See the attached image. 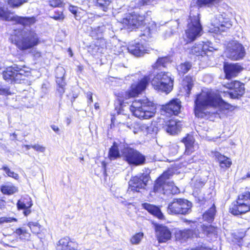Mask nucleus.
I'll use <instances>...</instances> for the list:
<instances>
[{
  "label": "nucleus",
  "instance_id": "f03ea898",
  "mask_svg": "<svg viewBox=\"0 0 250 250\" xmlns=\"http://www.w3.org/2000/svg\"><path fill=\"white\" fill-rule=\"evenodd\" d=\"M11 36V40L21 50L30 49L39 43L38 35L33 30L24 29Z\"/></svg>",
  "mask_w": 250,
  "mask_h": 250
},
{
  "label": "nucleus",
  "instance_id": "c756f323",
  "mask_svg": "<svg viewBox=\"0 0 250 250\" xmlns=\"http://www.w3.org/2000/svg\"><path fill=\"white\" fill-rule=\"evenodd\" d=\"M186 146L185 153L187 154H190L193 151V144L194 140L192 136L188 135L185 138L183 139Z\"/></svg>",
  "mask_w": 250,
  "mask_h": 250
},
{
  "label": "nucleus",
  "instance_id": "c9c22d12",
  "mask_svg": "<svg viewBox=\"0 0 250 250\" xmlns=\"http://www.w3.org/2000/svg\"><path fill=\"white\" fill-rule=\"evenodd\" d=\"M221 0H194L191 4L195 3L198 7L203 6H210L212 5L218 4Z\"/></svg>",
  "mask_w": 250,
  "mask_h": 250
},
{
  "label": "nucleus",
  "instance_id": "864d4df0",
  "mask_svg": "<svg viewBox=\"0 0 250 250\" xmlns=\"http://www.w3.org/2000/svg\"><path fill=\"white\" fill-rule=\"evenodd\" d=\"M13 221H17V219L12 217H0V224L4 223L12 222Z\"/></svg>",
  "mask_w": 250,
  "mask_h": 250
},
{
  "label": "nucleus",
  "instance_id": "4d7b16f0",
  "mask_svg": "<svg viewBox=\"0 0 250 250\" xmlns=\"http://www.w3.org/2000/svg\"><path fill=\"white\" fill-rule=\"evenodd\" d=\"M50 5L53 7L59 6L62 3V0H49Z\"/></svg>",
  "mask_w": 250,
  "mask_h": 250
},
{
  "label": "nucleus",
  "instance_id": "3c124183",
  "mask_svg": "<svg viewBox=\"0 0 250 250\" xmlns=\"http://www.w3.org/2000/svg\"><path fill=\"white\" fill-rule=\"evenodd\" d=\"M69 10L75 15L76 19H78V18H80V16H78V10L79 8L74 6L70 5L69 7Z\"/></svg>",
  "mask_w": 250,
  "mask_h": 250
},
{
  "label": "nucleus",
  "instance_id": "8fccbe9b",
  "mask_svg": "<svg viewBox=\"0 0 250 250\" xmlns=\"http://www.w3.org/2000/svg\"><path fill=\"white\" fill-rule=\"evenodd\" d=\"M105 30L104 26H98L92 31V34L95 33L97 35V38H101L102 33Z\"/></svg>",
  "mask_w": 250,
  "mask_h": 250
},
{
  "label": "nucleus",
  "instance_id": "680f3d73",
  "mask_svg": "<svg viewBox=\"0 0 250 250\" xmlns=\"http://www.w3.org/2000/svg\"><path fill=\"white\" fill-rule=\"evenodd\" d=\"M52 18L56 20H62L64 19V16L62 14H61L57 16H54Z\"/></svg>",
  "mask_w": 250,
  "mask_h": 250
},
{
  "label": "nucleus",
  "instance_id": "f3484780",
  "mask_svg": "<svg viewBox=\"0 0 250 250\" xmlns=\"http://www.w3.org/2000/svg\"><path fill=\"white\" fill-rule=\"evenodd\" d=\"M32 205V199L27 195L21 197L17 203L18 209L23 210V213L26 216L30 214L31 212L30 208Z\"/></svg>",
  "mask_w": 250,
  "mask_h": 250
},
{
  "label": "nucleus",
  "instance_id": "f8f14e48",
  "mask_svg": "<svg viewBox=\"0 0 250 250\" xmlns=\"http://www.w3.org/2000/svg\"><path fill=\"white\" fill-rule=\"evenodd\" d=\"M211 24L216 28L215 31L220 32L227 31L231 27L232 24L229 19L221 14H217L211 20Z\"/></svg>",
  "mask_w": 250,
  "mask_h": 250
},
{
  "label": "nucleus",
  "instance_id": "0eeeda50",
  "mask_svg": "<svg viewBox=\"0 0 250 250\" xmlns=\"http://www.w3.org/2000/svg\"><path fill=\"white\" fill-rule=\"evenodd\" d=\"M192 203L186 199H174L167 207L170 214H187L191 211Z\"/></svg>",
  "mask_w": 250,
  "mask_h": 250
},
{
  "label": "nucleus",
  "instance_id": "39448f33",
  "mask_svg": "<svg viewBox=\"0 0 250 250\" xmlns=\"http://www.w3.org/2000/svg\"><path fill=\"white\" fill-rule=\"evenodd\" d=\"M151 83L155 89L168 93L172 89L173 80L170 73L161 72L153 78Z\"/></svg>",
  "mask_w": 250,
  "mask_h": 250
},
{
  "label": "nucleus",
  "instance_id": "c03bdc74",
  "mask_svg": "<svg viewBox=\"0 0 250 250\" xmlns=\"http://www.w3.org/2000/svg\"><path fill=\"white\" fill-rule=\"evenodd\" d=\"M120 155L119 151L117 146L114 144V145L111 147V148L109 150V156L110 157V159H115L116 158L118 157Z\"/></svg>",
  "mask_w": 250,
  "mask_h": 250
},
{
  "label": "nucleus",
  "instance_id": "4c0bfd02",
  "mask_svg": "<svg viewBox=\"0 0 250 250\" xmlns=\"http://www.w3.org/2000/svg\"><path fill=\"white\" fill-rule=\"evenodd\" d=\"M192 64L190 62H186L181 63L177 66V69L179 74L184 75L187 73L191 68Z\"/></svg>",
  "mask_w": 250,
  "mask_h": 250
},
{
  "label": "nucleus",
  "instance_id": "09e8293b",
  "mask_svg": "<svg viewBox=\"0 0 250 250\" xmlns=\"http://www.w3.org/2000/svg\"><path fill=\"white\" fill-rule=\"evenodd\" d=\"M70 239L68 237H64L59 241V245L61 246L62 249L66 250Z\"/></svg>",
  "mask_w": 250,
  "mask_h": 250
},
{
  "label": "nucleus",
  "instance_id": "58836bf2",
  "mask_svg": "<svg viewBox=\"0 0 250 250\" xmlns=\"http://www.w3.org/2000/svg\"><path fill=\"white\" fill-rule=\"evenodd\" d=\"M28 0H4L10 7L13 8H19L24 3L27 2Z\"/></svg>",
  "mask_w": 250,
  "mask_h": 250
},
{
  "label": "nucleus",
  "instance_id": "de8ad7c7",
  "mask_svg": "<svg viewBox=\"0 0 250 250\" xmlns=\"http://www.w3.org/2000/svg\"><path fill=\"white\" fill-rule=\"evenodd\" d=\"M3 169L7 175L9 177H13L15 179H18L19 178V175L14 172L11 171L7 166H4L1 168Z\"/></svg>",
  "mask_w": 250,
  "mask_h": 250
},
{
  "label": "nucleus",
  "instance_id": "e433bc0d",
  "mask_svg": "<svg viewBox=\"0 0 250 250\" xmlns=\"http://www.w3.org/2000/svg\"><path fill=\"white\" fill-rule=\"evenodd\" d=\"M15 15L10 14L7 9H5L0 5V18L6 21L12 22Z\"/></svg>",
  "mask_w": 250,
  "mask_h": 250
},
{
  "label": "nucleus",
  "instance_id": "774afa93",
  "mask_svg": "<svg viewBox=\"0 0 250 250\" xmlns=\"http://www.w3.org/2000/svg\"><path fill=\"white\" fill-rule=\"evenodd\" d=\"M246 177L247 178H250V171L247 173Z\"/></svg>",
  "mask_w": 250,
  "mask_h": 250
},
{
  "label": "nucleus",
  "instance_id": "052dcab7",
  "mask_svg": "<svg viewBox=\"0 0 250 250\" xmlns=\"http://www.w3.org/2000/svg\"><path fill=\"white\" fill-rule=\"evenodd\" d=\"M191 250H210V249L208 247H206L205 246H201L200 247L192 249Z\"/></svg>",
  "mask_w": 250,
  "mask_h": 250
},
{
  "label": "nucleus",
  "instance_id": "a211bd4d",
  "mask_svg": "<svg viewBox=\"0 0 250 250\" xmlns=\"http://www.w3.org/2000/svg\"><path fill=\"white\" fill-rule=\"evenodd\" d=\"M156 235L160 243L166 242L169 240L171 237L170 230L166 226L162 225L157 226L156 227Z\"/></svg>",
  "mask_w": 250,
  "mask_h": 250
},
{
  "label": "nucleus",
  "instance_id": "aec40b11",
  "mask_svg": "<svg viewBox=\"0 0 250 250\" xmlns=\"http://www.w3.org/2000/svg\"><path fill=\"white\" fill-rule=\"evenodd\" d=\"M181 108V102L178 99H173L167 104L164 106V109L166 112L169 114L177 115L180 112Z\"/></svg>",
  "mask_w": 250,
  "mask_h": 250
},
{
  "label": "nucleus",
  "instance_id": "5fc2aeb1",
  "mask_svg": "<svg viewBox=\"0 0 250 250\" xmlns=\"http://www.w3.org/2000/svg\"><path fill=\"white\" fill-rule=\"evenodd\" d=\"M32 148L40 152H44L45 150V147L38 144L32 145Z\"/></svg>",
  "mask_w": 250,
  "mask_h": 250
},
{
  "label": "nucleus",
  "instance_id": "cd10ccee",
  "mask_svg": "<svg viewBox=\"0 0 250 250\" xmlns=\"http://www.w3.org/2000/svg\"><path fill=\"white\" fill-rule=\"evenodd\" d=\"M165 191L167 193L175 194L179 192V189L174 185L173 182H167L162 186L161 191L158 192H163L165 193Z\"/></svg>",
  "mask_w": 250,
  "mask_h": 250
},
{
  "label": "nucleus",
  "instance_id": "f257e3e1",
  "mask_svg": "<svg viewBox=\"0 0 250 250\" xmlns=\"http://www.w3.org/2000/svg\"><path fill=\"white\" fill-rule=\"evenodd\" d=\"M230 105L225 102L218 95L211 90L206 89L196 95L194 101V113L198 118H203L208 113L206 111L210 108L217 109L216 112L212 113L219 114V112L224 109H229Z\"/></svg>",
  "mask_w": 250,
  "mask_h": 250
},
{
  "label": "nucleus",
  "instance_id": "603ef678",
  "mask_svg": "<svg viewBox=\"0 0 250 250\" xmlns=\"http://www.w3.org/2000/svg\"><path fill=\"white\" fill-rule=\"evenodd\" d=\"M78 244L74 241H69L66 250H77Z\"/></svg>",
  "mask_w": 250,
  "mask_h": 250
},
{
  "label": "nucleus",
  "instance_id": "2eb2a0df",
  "mask_svg": "<svg viewBox=\"0 0 250 250\" xmlns=\"http://www.w3.org/2000/svg\"><path fill=\"white\" fill-rule=\"evenodd\" d=\"M210 42H203V43L195 44L190 50L189 53L196 56H204L207 51H212L214 49Z\"/></svg>",
  "mask_w": 250,
  "mask_h": 250
},
{
  "label": "nucleus",
  "instance_id": "a878e982",
  "mask_svg": "<svg viewBox=\"0 0 250 250\" xmlns=\"http://www.w3.org/2000/svg\"><path fill=\"white\" fill-rule=\"evenodd\" d=\"M142 207L150 213L157 217L158 218L160 219L164 218V215L158 207L147 203L143 204Z\"/></svg>",
  "mask_w": 250,
  "mask_h": 250
},
{
  "label": "nucleus",
  "instance_id": "423d86ee",
  "mask_svg": "<svg viewBox=\"0 0 250 250\" xmlns=\"http://www.w3.org/2000/svg\"><path fill=\"white\" fill-rule=\"evenodd\" d=\"M229 211L234 215L250 211V192H246L240 195L237 200L231 205Z\"/></svg>",
  "mask_w": 250,
  "mask_h": 250
},
{
  "label": "nucleus",
  "instance_id": "338daca9",
  "mask_svg": "<svg viewBox=\"0 0 250 250\" xmlns=\"http://www.w3.org/2000/svg\"><path fill=\"white\" fill-rule=\"evenodd\" d=\"M95 109H97L99 108V106L97 103H96L94 105Z\"/></svg>",
  "mask_w": 250,
  "mask_h": 250
},
{
  "label": "nucleus",
  "instance_id": "dca6fc26",
  "mask_svg": "<svg viewBox=\"0 0 250 250\" xmlns=\"http://www.w3.org/2000/svg\"><path fill=\"white\" fill-rule=\"evenodd\" d=\"M174 169L169 168L167 170L164 172L157 179L154 186V190L155 192H159L161 190L162 186L167 183L174 174Z\"/></svg>",
  "mask_w": 250,
  "mask_h": 250
},
{
  "label": "nucleus",
  "instance_id": "9d476101",
  "mask_svg": "<svg viewBox=\"0 0 250 250\" xmlns=\"http://www.w3.org/2000/svg\"><path fill=\"white\" fill-rule=\"evenodd\" d=\"M150 78L148 76H145L137 83L132 84L130 89L125 94V98L135 97L145 90L148 85Z\"/></svg>",
  "mask_w": 250,
  "mask_h": 250
},
{
  "label": "nucleus",
  "instance_id": "f704fd0d",
  "mask_svg": "<svg viewBox=\"0 0 250 250\" xmlns=\"http://www.w3.org/2000/svg\"><path fill=\"white\" fill-rule=\"evenodd\" d=\"M193 80L191 77L187 76L184 79L183 82V85L184 86V88L186 91L187 94L188 96L190 93V90L192 87L193 85Z\"/></svg>",
  "mask_w": 250,
  "mask_h": 250
},
{
  "label": "nucleus",
  "instance_id": "13d9d810",
  "mask_svg": "<svg viewBox=\"0 0 250 250\" xmlns=\"http://www.w3.org/2000/svg\"><path fill=\"white\" fill-rule=\"evenodd\" d=\"M86 96L88 99V104H91L93 102L92 93L90 91H88L86 93Z\"/></svg>",
  "mask_w": 250,
  "mask_h": 250
},
{
  "label": "nucleus",
  "instance_id": "e2e57ef3",
  "mask_svg": "<svg viewBox=\"0 0 250 250\" xmlns=\"http://www.w3.org/2000/svg\"><path fill=\"white\" fill-rule=\"evenodd\" d=\"M5 206V202L4 201L0 199V209L3 208Z\"/></svg>",
  "mask_w": 250,
  "mask_h": 250
},
{
  "label": "nucleus",
  "instance_id": "412c9836",
  "mask_svg": "<svg viewBox=\"0 0 250 250\" xmlns=\"http://www.w3.org/2000/svg\"><path fill=\"white\" fill-rule=\"evenodd\" d=\"M127 50L130 53L136 57H141L145 53H148L147 49L140 43L130 44L127 47Z\"/></svg>",
  "mask_w": 250,
  "mask_h": 250
},
{
  "label": "nucleus",
  "instance_id": "a18cd8bd",
  "mask_svg": "<svg viewBox=\"0 0 250 250\" xmlns=\"http://www.w3.org/2000/svg\"><path fill=\"white\" fill-rule=\"evenodd\" d=\"M143 236L144 234L142 232L137 233L131 237L130 241L132 244H139L143 238Z\"/></svg>",
  "mask_w": 250,
  "mask_h": 250
},
{
  "label": "nucleus",
  "instance_id": "20e7f679",
  "mask_svg": "<svg viewBox=\"0 0 250 250\" xmlns=\"http://www.w3.org/2000/svg\"><path fill=\"white\" fill-rule=\"evenodd\" d=\"M203 29L200 22L199 8L194 6L191 9L186 35L188 40L193 41L202 35Z\"/></svg>",
  "mask_w": 250,
  "mask_h": 250
},
{
  "label": "nucleus",
  "instance_id": "6ab92c4d",
  "mask_svg": "<svg viewBox=\"0 0 250 250\" xmlns=\"http://www.w3.org/2000/svg\"><path fill=\"white\" fill-rule=\"evenodd\" d=\"M226 78L228 79L236 77L238 74L243 69L241 65L238 63L227 64L224 66Z\"/></svg>",
  "mask_w": 250,
  "mask_h": 250
},
{
  "label": "nucleus",
  "instance_id": "49530a36",
  "mask_svg": "<svg viewBox=\"0 0 250 250\" xmlns=\"http://www.w3.org/2000/svg\"><path fill=\"white\" fill-rule=\"evenodd\" d=\"M27 225L33 233H38L40 231L41 226L37 222H30Z\"/></svg>",
  "mask_w": 250,
  "mask_h": 250
},
{
  "label": "nucleus",
  "instance_id": "1a4fd4ad",
  "mask_svg": "<svg viewBox=\"0 0 250 250\" xmlns=\"http://www.w3.org/2000/svg\"><path fill=\"white\" fill-rule=\"evenodd\" d=\"M123 155L125 160L129 164L141 165L144 164L146 161L145 156L131 148H125L123 151Z\"/></svg>",
  "mask_w": 250,
  "mask_h": 250
},
{
  "label": "nucleus",
  "instance_id": "c85d7f7f",
  "mask_svg": "<svg viewBox=\"0 0 250 250\" xmlns=\"http://www.w3.org/2000/svg\"><path fill=\"white\" fill-rule=\"evenodd\" d=\"M16 73L13 65L9 67L3 72V78L6 81L16 82Z\"/></svg>",
  "mask_w": 250,
  "mask_h": 250
},
{
  "label": "nucleus",
  "instance_id": "9b49d317",
  "mask_svg": "<svg viewBox=\"0 0 250 250\" xmlns=\"http://www.w3.org/2000/svg\"><path fill=\"white\" fill-rule=\"evenodd\" d=\"M148 181L147 174H141L132 177L129 181L128 191L140 192L141 189H144Z\"/></svg>",
  "mask_w": 250,
  "mask_h": 250
},
{
  "label": "nucleus",
  "instance_id": "4468645a",
  "mask_svg": "<svg viewBox=\"0 0 250 250\" xmlns=\"http://www.w3.org/2000/svg\"><path fill=\"white\" fill-rule=\"evenodd\" d=\"M224 86L233 90L228 93L229 95L232 99L238 98L239 96H242L244 93V85L239 81H232L225 84Z\"/></svg>",
  "mask_w": 250,
  "mask_h": 250
},
{
  "label": "nucleus",
  "instance_id": "4be33fe9",
  "mask_svg": "<svg viewBox=\"0 0 250 250\" xmlns=\"http://www.w3.org/2000/svg\"><path fill=\"white\" fill-rule=\"evenodd\" d=\"M36 21L34 17H21L15 15L12 22L14 24H20L23 26H30L33 25Z\"/></svg>",
  "mask_w": 250,
  "mask_h": 250
},
{
  "label": "nucleus",
  "instance_id": "6e6552de",
  "mask_svg": "<svg viewBox=\"0 0 250 250\" xmlns=\"http://www.w3.org/2000/svg\"><path fill=\"white\" fill-rule=\"evenodd\" d=\"M245 50L243 45L236 41H233L228 44L226 55L232 60H239L245 55Z\"/></svg>",
  "mask_w": 250,
  "mask_h": 250
},
{
  "label": "nucleus",
  "instance_id": "6e6d98bb",
  "mask_svg": "<svg viewBox=\"0 0 250 250\" xmlns=\"http://www.w3.org/2000/svg\"><path fill=\"white\" fill-rule=\"evenodd\" d=\"M0 95H10L11 92L9 91V89L8 87H4L0 83Z\"/></svg>",
  "mask_w": 250,
  "mask_h": 250
},
{
  "label": "nucleus",
  "instance_id": "ddd939ff",
  "mask_svg": "<svg viewBox=\"0 0 250 250\" xmlns=\"http://www.w3.org/2000/svg\"><path fill=\"white\" fill-rule=\"evenodd\" d=\"M122 22L126 26L128 29L133 30L144 24L145 17L135 14L128 15L123 19Z\"/></svg>",
  "mask_w": 250,
  "mask_h": 250
},
{
  "label": "nucleus",
  "instance_id": "7c9ffc66",
  "mask_svg": "<svg viewBox=\"0 0 250 250\" xmlns=\"http://www.w3.org/2000/svg\"><path fill=\"white\" fill-rule=\"evenodd\" d=\"M192 229H184L179 231L176 234V237L179 240H186L192 235L193 230H195L197 229V228H194L193 227H192Z\"/></svg>",
  "mask_w": 250,
  "mask_h": 250
},
{
  "label": "nucleus",
  "instance_id": "0e129e2a",
  "mask_svg": "<svg viewBox=\"0 0 250 250\" xmlns=\"http://www.w3.org/2000/svg\"><path fill=\"white\" fill-rule=\"evenodd\" d=\"M51 128L55 132H58L59 131V128L57 126L55 125H53L51 126Z\"/></svg>",
  "mask_w": 250,
  "mask_h": 250
},
{
  "label": "nucleus",
  "instance_id": "a19ab883",
  "mask_svg": "<svg viewBox=\"0 0 250 250\" xmlns=\"http://www.w3.org/2000/svg\"><path fill=\"white\" fill-rule=\"evenodd\" d=\"M0 190L2 193L7 195L13 194L16 193L18 190L16 187L11 185L1 186Z\"/></svg>",
  "mask_w": 250,
  "mask_h": 250
},
{
  "label": "nucleus",
  "instance_id": "b1692460",
  "mask_svg": "<svg viewBox=\"0 0 250 250\" xmlns=\"http://www.w3.org/2000/svg\"><path fill=\"white\" fill-rule=\"evenodd\" d=\"M64 73L65 70L63 67H58L57 68L56 76V83L59 86L58 90L61 95L64 92V87L65 85V83L63 80Z\"/></svg>",
  "mask_w": 250,
  "mask_h": 250
},
{
  "label": "nucleus",
  "instance_id": "7ed1b4c3",
  "mask_svg": "<svg viewBox=\"0 0 250 250\" xmlns=\"http://www.w3.org/2000/svg\"><path fill=\"white\" fill-rule=\"evenodd\" d=\"M130 110L140 119H148L154 116L156 106L147 98L140 99L132 102Z\"/></svg>",
  "mask_w": 250,
  "mask_h": 250
},
{
  "label": "nucleus",
  "instance_id": "393cba45",
  "mask_svg": "<svg viewBox=\"0 0 250 250\" xmlns=\"http://www.w3.org/2000/svg\"><path fill=\"white\" fill-rule=\"evenodd\" d=\"M166 131L171 135L177 134L181 129V124L180 122L170 120L166 122L164 126Z\"/></svg>",
  "mask_w": 250,
  "mask_h": 250
},
{
  "label": "nucleus",
  "instance_id": "79ce46f5",
  "mask_svg": "<svg viewBox=\"0 0 250 250\" xmlns=\"http://www.w3.org/2000/svg\"><path fill=\"white\" fill-rule=\"evenodd\" d=\"M158 2V0H136L134 2L137 4L135 7L140 8L142 6L154 5Z\"/></svg>",
  "mask_w": 250,
  "mask_h": 250
},
{
  "label": "nucleus",
  "instance_id": "69168bd1",
  "mask_svg": "<svg viewBox=\"0 0 250 250\" xmlns=\"http://www.w3.org/2000/svg\"><path fill=\"white\" fill-rule=\"evenodd\" d=\"M32 145H24L25 147L27 150H29L30 148H32Z\"/></svg>",
  "mask_w": 250,
  "mask_h": 250
},
{
  "label": "nucleus",
  "instance_id": "ea45409f",
  "mask_svg": "<svg viewBox=\"0 0 250 250\" xmlns=\"http://www.w3.org/2000/svg\"><path fill=\"white\" fill-rule=\"evenodd\" d=\"M15 233L20 236L21 239L28 240L30 237V234L23 228L17 229Z\"/></svg>",
  "mask_w": 250,
  "mask_h": 250
},
{
  "label": "nucleus",
  "instance_id": "37998d69",
  "mask_svg": "<svg viewBox=\"0 0 250 250\" xmlns=\"http://www.w3.org/2000/svg\"><path fill=\"white\" fill-rule=\"evenodd\" d=\"M170 62V58L168 57L159 58L154 67L155 68H158L160 66L165 67L167 63Z\"/></svg>",
  "mask_w": 250,
  "mask_h": 250
},
{
  "label": "nucleus",
  "instance_id": "bb28decb",
  "mask_svg": "<svg viewBox=\"0 0 250 250\" xmlns=\"http://www.w3.org/2000/svg\"><path fill=\"white\" fill-rule=\"evenodd\" d=\"M214 156L219 162L220 166L222 168H227L230 167L231 161L229 158L217 151L214 152Z\"/></svg>",
  "mask_w": 250,
  "mask_h": 250
},
{
  "label": "nucleus",
  "instance_id": "72a5a7b5",
  "mask_svg": "<svg viewBox=\"0 0 250 250\" xmlns=\"http://www.w3.org/2000/svg\"><path fill=\"white\" fill-rule=\"evenodd\" d=\"M14 70L16 71V82L19 83L21 80H23V77H25L28 75V72L25 71L22 68L18 66L17 64L13 65Z\"/></svg>",
  "mask_w": 250,
  "mask_h": 250
},
{
  "label": "nucleus",
  "instance_id": "2f4dec72",
  "mask_svg": "<svg viewBox=\"0 0 250 250\" xmlns=\"http://www.w3.org/2000/svg\"><path fill=\"white\" fill-rule=\"evenodd\" d=\"M112 0H96V6L104 12H107L111 8Z\"/></svg>",
  "mask_w": 250,
  "mask_h": 250
},
{
  "label": "nucleus",
  "instance_id": "5701e85b",
  "mask_svg": "<svg viewBox=\"0 0 250 250\" xmlns=\"http://www.w3.org/2000/svg\"><path fill=\"white\" fill-rule=\"evenodd\" d=\"M199 228L201 229L203 233L210 240H212L217 238L218 235L217 228L211 225L205 226L204 225H199L197 228V230H199Z\"/></svg>",
  "mask_w": 250,
  "mask_h": 250
},
{
  "label": "nucleus",
  "instance_id": "bf43d9fd",
  "mask_svg": "<svg viewBox=\"0 0 250 250\" xmlns=\"http://www.w3.org/2000/svg\"><path fill=\"white\" fill-rule=\"evenodd\" d=\"M32 54L34 55V57L38 59L41 57V53L38 51L36 50H34L32 51Z\"/></svg>",
  "mask_w": 250,
  "mask_h": 250
},
{
  "label": "nucleus",
  "instance_id": "473e14b6",
  "mask_svg": "<svg viewBox=\"0 0 250 250\" xmlns=\"http://www.w3.org/2000/svg\"><path fill=\"white\" fill-rule=\"evenodd\" d=\"M215 213L216 209L213 205L204 213L203 215V219L204 220L208 223H211L214 220Z\"/></svg>",
  "mask_w": 250,
  "mask_h": 250
}]
</instances>
